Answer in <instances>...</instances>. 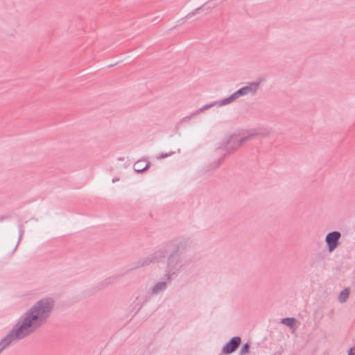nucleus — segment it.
Masks as SVG:
<instances>
[{"mask_svg":"<svg viewBox=\"0 0 355 355\" xmlns=\"http://www.w3.org/2000/svg\"><path fill=\"white\" fill-rule=\"evenodd\" d=\"M53 302L44 299L37 302L24 315L21 322L0 342V352L12 341L21 339L35 331L49 318Z\"/></svg>","mask_w":355,"mask_h":355,"instance_id":"f257e3e1","label":"nucleus"},{"mask_svg":"<svg viewBox=\"0 0 355 355\" xmlns=\"http://www.w3.org/2000/svg\"><path fill=\"white\" fill-rule=\"evenodd\" d=\"M340 238V233L338 232H333L327 235L325 241L330 252L337 248Z\"/></svg>","mask_w":355,"mask_h":355,"instance_id":"f03ea898","label":"nucleus"},{"mask_svg":"<svg viewBox=\"0 0 355 355\" xmlns=\"http://www.w3.org/2000/svg\"><path fill=\"white\" fill-rule=\"evenodd\" d=\"M165 287H166L165 283H159L156 285V286L154 288L153 291L155 293H157L158 291L164 289Z\"/></svg>","mask_w":355,"mask_h":355,"instance_id":"1a4fd4ad","label":"nucleus"},{"mask_svg":"<svg viewBox=\"0 0 355 355\" xmlns=\"http://www.w3.org/2000/svg\"><path fill=\"white\" fill-rule=\"evenodd\" d=\"M349 295V290L348 288H345L343 291H342L338 296L339 302L341 303L345 302L347 300V299L348 298Z\"/></svg>","mask_w":355,"mask_h":355,"instance_id":"423d86ee","label":"nucleus"},{"mask_svg":"<svg viewBox=\"0 0 355 355\" xmlns=\"http://www.w3.org/2000/svg\"><path fill=\"white\" fill-rule=\"evenodd\" d=\"M148 164L145 161H139L135 164V170L137 172H141L147 168Z\"/></svg>","mask_w":355,"mask_h":355,"instance_id":"39448f33","label":"nucleus"},{"mask_svg":"<svg viewBox=\"0 0 355 355\" xmlns=\"http://www.w3.org/2000/svg\"><path fill=\"white\" fill-rule=\"evenodd\" d=\"M347 355H355V346L350 347L347 350Z\"/></svg>","mask_w":355,"mask_h":355,"instance_id":"9b49d317","label":"nucleus"},{"mask_svg":"<svg viewBox=\"0 0 355 355\" xmlns=\"http://www.w3.org/2000/svg\"><path fill=\"white\" fill-rule=\"evenodd\" d=\"M295 319L293 318H284V319H282V323L286 325V326H288V327H293L295 324Z\"/></svg>","mask_w":355,"mask_h":355,"instance_id":"0eeeda50","label":"nucleus"},{"mask_svg":"<svg viewBox=\"0 0 355 355\" xmlns=\"http://www.w3.org/2000/svg\"><path fill=\"white\" fill-rule=\"evenodd\" d=\"M237 98H238V96H234V93L229 98L224 99L223 101V102H222V105L228 104V103L234 101V100H236Z\"/></svg>","mask_w":355,"mask_h":355,"instance_id":"6e6552de","label":"nucleus"},{"mask_svg":"<svg viewBox=\"0 0 355 355\" xmlns=\"http://www.w3.org/2000/svg\"><path fill=\"white\" fill-rule=\"evenodd\" d=\"M248 351H249V346L248 344H245L241 350V354L245 355V354H247L248 352Z\"/></svg>","mask_w":355,"mask_h":355,"instance_id":"9d476101","label":"nucleus"},{"mask_svg":"<svg viewBox=\"0 0 355 355\" xmlns=\"http://www.w3.org/2000/svg\"><path fill=\"white\" fill-rule=\"evenodd\" d=\"M241 343V338L239 337H234L230 343H228L223 349V351L226 354L232 353L234 352L239 345Z\"/></svg>","mask_w":355,"mask_h":355,"instance_id":"20e7f679","label":"nucleus"},{"mask_svg":"<svg viewBox=\"0 0 355 355\" xmlns=\"http://www.w3.org/2000/svg\"><path fill=\"white\" fill-rule=\"evenodd\" d=\"M259 87L258 83H252L249 85L242 87L234 93V96H237L238 98L241 96L246 95L249 93L254 94Z\"/></svg>","mask_w":355,"mask_h":355,"instance_id":"7ed1b4c3","label":"nucleus"}]
</instances>
